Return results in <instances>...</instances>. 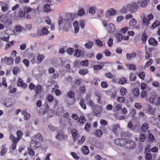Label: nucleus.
<instances>
[{"instance_id": "nucleus-60", "label": "nucleus", "mask_w": 160, "mask_h": 160, "mask_svg": "<svg viewBox=\"0 0 160 160\" xmlns=\"http://www.w3.org/2000/svg\"><path fill=\"white\" fill-rule=\"evenodd\" d=\"M145 139V135L143 134H141L139 137V140L141 142H143Z\"/></svg>"}, {"instance_id": "nucleus-36", "label": "nucleus", "mask_w": 160, "mask_h": 160, "mask_svg": "<svg viewBox=\"0 0 160 160\" xmlns=\"http://www.w3.org/2000/svg\"><path fill=\"white\" fill-rule=\"evenodd\" d=\"M81 51L78 49H76L75 50L74 52V56L77 57H80L81 56Z\"/></svg>"}, {"instance_id": "nucleus-21", "label": "nucleus", "mask_w": 160, "mask_h": 160, "mask_svg": "<svg viewBox=\"0 0 160 160\" xmlns=\"http://www.w3.org/2000/svg\"><path fill=\"white\" fill-rule=\"evenodd\" d=\"M93 45V42L90 41H88V42L85 44V47L88 49H91Z\"/></svg>"}, {"instance_id": "nucleus-3", "label": "nucleus", "mask_w": 160, "mask_h": 160, "mask_svg": "<svg viewBox=\"0 0 160 160\" xmlns=\"http://www.w3.org/2000/svg\"><path fill=\"white\" fill-rule=\"evenodd\" d=\"M136 147L135 142L131 140H127L124 148L129 149H133Z\"/></svg>"}, {"instance_id": "nucleus-24", "label": "nucleus", "mask_w": 160, "mask_h": 160, "mask_svg": "<svg viewBox=\"0 0 160 160\" xmlns=\"http://www.w3.org/2000/svg\"><path fill=\"white\" fill-rule=\"evenodd\" d=\"M42 89V86L40 85H38L35 88V96L38 93H39L41 92Z\"/></svg>"}, {"instance_id": "nucleus-64", "label": "nucleus", "mask_w": 160, "mask_h": 160, "mask_svg": "<svg viewBox=\"0 0 160 160\" xmlns=\"http://www.w3.org/2000/svg\"><path fill=\"white\" fill-rule=\"evenodd\" d=\"M88 104L92 108H94L95 106V104L94 102H92V100H90L89 101L88 103Z\"/></svg>"}, {"instance_id": "nucleus-55", "label": "nucleus", "mask_w": 160, "mask_h": 160, "mask_svg": "<svg viewBox=\"0 0 160 160\" xmlns=\"http://www.w3.org/2000/svg\"><path fill=\"white\" fill-rule=\"evenodd\" d=\"M91 124L89 122L87 123L85 125V129L87 131H89V129L90 128Z\"/></svg>"}, {"instance_id": "nucleus-10", "label": "nucleus", "mask_w": 160, "mask_h": 160, "mask_svg": "<svg viewBox=\"0 0 160 160\" xmlns=\"http://www.w3.org/2000/svg\"><path fill=\"white\" fill-rule=\"evenodd\" d=\"M107 30L109 33H112L115 32V27L113 24L110 23L108 25Z\"/></svg>"}, {"instance_id": "nucleus-35", "label": "nucleus", "mask_w": 160, "mask_h": 160, "mask_svg": "<svg viewBox=\"0 0 160 160\" xmlns=\"http://www.w3.org/2000/svg\"><path fill=\"white\" fill-rule=\"evenodd\" d=\"M143 24L146 26H148L150 24V21L146 18L145 16L143 18Z\"/></svg>"}, {"instance_id": "nucleus-11", "label": "nucleus", "mask_w": 160, "mask_h": 160, "mask_svg": "<svg viewBox=\"0 0 160 160\" xmlns=\"http://www.w3.org/2000/svg\"><path fill=\"white\" fill-rule=\"evenodd\" d=\"M148 42L149 44L154 46H157L158 43V41L155 39L152 38L149 39Z\"/></svg>"}, {"instance_id": "nucleus-17", "label": "nucleus", "mask_w": 160, "mask_h": 160, "mask_svg": "<svg viewBox=\"0 0 160 160\" xmlns=\"http://www.w3.org/2000/svg\"><path fill=\"white\" fill-rule=\"evenodd\" d=\"M81 151L82 153L85 155H88L89 153V150L88 148L86 146H84L81 149Z\"/></svg>"}, {"instance_id": "nucleus-22", "label": "nucleus", "mask_w": 160, "mask_h": 160, "mask_svg": "<svg viewBox=\"0 0 160 160\" xmlns=\"http://www.w3.org/2000/svg\"><path fill=\"white\" fill-rule=\"evenodd\" d=\"M116 11L115 10L113 9L112 8L108 11L106 14V16H108L116 14Z\"/></svg>"}, {"instance_id": "nucleus-62", "label": "nucleus", "mask_w": 160, "mask_h": 160, "mask_svg": "<svg viewBox=\"0 0 160 160\" xmlns=\"http://www.w3.org/2000/svg\"><path fill=\"white\" fill-rule=\"evenodd\" d=\"M138 76L140 78L143 80L144 79L145 76V73L144 72H141L139 73Z\"/></svg>"}, {"instance_id": "nucleus-63", "label": "nucleus", "mask_w": 160, "mask_h": 160, "mask_svg": "<svg viewBox=\"0 0 160 160\" xmlns=\"http://www.w3.org/2000/svg\"><path fill=\"white\" fill-rule=\"evenodd\" d=\"M108 86L107 83L106 82H102L101 83V87L103 88H107Z\"/></svg>"}, {"instance_id": "nucleus-16", "label": "nucleus", "mask_w": 160, "mask_h": 160, "mask_svg": "<svg viewBox=\"0 0 160 160\" xmlns=\"http://www.w3.org/2000/svg\"><path fill=\"white\" fill-rule=\"evenodd\" d=\"M18 86L21 87L23 88H26L27 87V85L26 83L23 82L22 81L21 79L19 78L18 80Z\"/></svg>"}, {"instance_id": "nucleus-25", "label": "nucleus", "mask_w": 160, "mask_h": 160, "mask_svg": "<svg viewBox=\"0 0 160 160\" xmlns=\"http://www.w3.org/2000/svg\"><path fill=\"white\" fill-rule=\"evenodd\" d=\"M59 20L58 21V24L59 25H60L62 23H63L64 25H66L67 21H68L69 22V20L67 19V20L65 19H63L61 17H59Z\"/></svg>"}, {"instance_id": "nucleus-53", "label": "nucleus", "mask_w": 160, "mask_h": 160, "mask_svg": "<svg viewBox=\"0 0 160 160\" xmlns=\"http://www.w3.org/2000/svg\"><path fill=\"white\" fill-rule=\"evenodd\" d=\"M74 93L73 92L71 91L69 92L68 94V97L70 98H73L74 97Z\"/></svg>"}, {"instance_id": "nucleus-48", "label": "nucleus", "mask_w": 160, "mask_h": 160, "mask_svg": "<svg viewBox=\"0 0 160 160\" xmlns=\"http://www.w3.org/2000/svg\"><path fill=\"white\" fill-rule=\"evenodd\" d=\"M80 64L82 66H87L88 64V61L87 60L82 61L80 62Z\"/></svg>"}, {"instance_id": "nucleus-46", "label": "nucleus", "mask_w": 160, "mask_h": 160, "mask_svg": "<svg viewBox=\"0 0 160 160\" xmlns=\"http://www.w3.org/2000/svg\"><path fill=\"white\" fill-rule=\"evenodd\" d=\"M117 39L118 40V42H121L122 39V36L121 34L117 33L116 36Z\"/></svg>"}, {"instance_id": "nucleus-20", "label": "nucleus", "mask_w": 160, "mask_h": 160, "mask_svg": "<svg viewBox=\"0 0 160 160\" xmlns=\"http://www.w3.org/2000/svg\"><path fill=\"white\" fill-rule=\"evenodd\" d=\"M150 151L148 150V151H145V153H146L145 156V159L146 160H151L152 158V155L150 153Z\"/></svg>"}, {"instance_id": "nucleus-15", "label": "nucleus", "mask_w": 160, "mask_h": 160, "mask_svg": "<svg viewBox=\"0 0 160 160\" xmlns=\"http://www.w3.org/2000/svg\"><path fill=\"white\" fill-rule=\"evenodd\" d=\"M51 4H45L43 6V10L45 12H50L52 11V10L51 9L50 6Z\"/></svg>"}, {"instance_id": "nucleus-13", "label": "nucleus", "mask_w": 160, "mask_h": 160, "mask_svg": "<svg viewBox=\"0 0 160 160\" xmlns=\"http://www.w3.org/2000/svg\"><path fill=\"white\" fill-rule=\"evenodd\" d=\"M138 3L142 7H145L148 4V0H139Z\"/></svg>"}, {"instance_id": "nucleus-30", "label": "nucleus", "mask_w": 160, "mask_h": 160, "mask_svg": "<svg viewBox=\"0 0 160 160\" xmlns=\"http://www.w3.org/2000/svg\"><path fill=\"white\" fill-rule=\"evenodd\" d=\"M156 108H153L152 107L150 106H149L148 109V112L149 113L153 115L154 113Z\"/></svg>"}, {"instance_id": "nucleus-6", "label": "nucleus", "mask_w": 160, "mask_h": 160, "mask_svg": "<svg viewBox=\"0 0 160 160\" xmlns=\"http://www.w3.org/2000/svg\"><path fill=\"white\" fill-rule=\"evenodd\" d=\"M49 32L48 29L46 27H43L41 29V31H38V35L39 36L47 35Z\"/></svg>"}, {"instance_id": "nucleus-54", "label": "nucleus", "mask_w": 160, "mask_h": 160, "mask_svg": "<svg viewBox=\"0 0 160 160\" xmlns=\"http://www.w3.org/2000/svg\"><path fill=\"white\" fill-rule=\"evenodd\" d=\"M93 69L95 70H98L102 68V67L100 65H96L94 66Z\"/></svg>"}, {"instance_id": "nucleus-27", "label": "nucleus", "mask_w": 160, "mask_h": 160, "mask_svg": "<svg viewBox=\"0 0 160 160\" xmlns=\"http://www.w3.org/2000/svg\"><path fill=\"white\" fill-rule=\"evenodd\" d=\"M129 76V80L133 82L136 80L137 77L132 72H131L130 73Z\"/></svg>"}, {"instance_id": "nucleus-28", "label": "nucleus", "mask_w": 160, "mask_h": 160, "mask_svg": "<svg viewBox=\"0 0 160 160\" xmlns=\"http://www.w3.org/2000/svg\"><path fill=\"white\" fill-rule=\"evenodd\" d=\"M126 65L127 67L130 70H133L135 71L136 69V66L133 64H126Z\"/></svg>"}, {"instance_id": "nucleus-9", "label": "nucleus", "mask_w": 160, "mask_h": 160, "mask_svg": "<svg viewBox=\"0 0 160 160\" xmlns=\"http://www.w3.org/2000/svg\"><path fill=\"white\" fill-rule=\"evenodd\" d=\"M71 133L73 138V140L75 142L78 139V135L77 130L75 129H72L71 130Z\"/></svg>"}, {"instance_id": "nucleus-57", "label": "nucleus", "mask_w": 160, "mask_h": 160, "mask_svg": "<svg viewBox=\"0 0 160 160\" xmlns=\"http://www.w3.org/2000/svg\"><path fill=\"white\" fill-rule=\"evenodd\" d=\"M22 62L26 67H28L29 66V62L28 59H24L22 60Z\"/></svg>"}, {"instance_id": "nucleus-32", "label": "nucleus", "mask_w": 160, "mask_h": 160, "mask_svg": "<svg viewBox=\"0 0 160 160\" xmlns=\"http://www.w3.org/2000/svg\"><path fill=\"white\" fill-rule=\"evenodd\" d=\"M156 98V96L155 95H152L149 98V102L151 103H152L154 102Z\"/></svg>"}, {"instance_id": "nucleus-7", "label": "nucleus", "mask_w": 160, "mask_h": 160, "mask_svg": "<svg viewBox=\"0 0 160 160\" xmlns=\"http://www.w3.org/2000/svg\"><path fill=\"white\" fill-rule=\"evenodd\" d=\"M128 8L131 12H132L137 11L138 8V5L136 3H133L132 4L128 5Z\"/></svg>"}, {"instance_id": "nucleus-61", "label": "nucleus", "mask_w": 160, "mask_h": 160, "mask_svg": "<svg viewBox=\"0 0 160 160\" xmlns=\"http://www.w3.org/2000/svg\"><path fill=\"white\" fill-rule=\"evenodd\" d=\"M117 100L120 102L122 103L125 102V99L124 97H120L118 98Z\"/></svg>"}, {"instance_id": "nucleus-19", "label": "nucleus", "mask_w": 160, "mask_h": 160, "mask_svg": "<svg viewBox=\"0 0 160 160\" xmlns=\"http://www.w3.org/2000/svg\"><path fill=\"white\" fill-rule=\"evenodd\" d=\"M22 113L24 116V119L25 120H28L30 117V115L25 110H23L22 111Z\"/></svg>"}, {"instance_id": "nucleus-38", "label": "nucleus", "mask_w": 160, "mask_h": 160, "mask_svg": "<svg viewBox=\"0 0 160 160\" xmlns=\"http://www.w3.org/2000/svg\"><path fill=\"white\" fill-rule=\"evenodd\" d=\"M137 22L136 20L134 18H133L130 21L129 25L130 26H133L136 24Z\"/></svg>"}, {"instance_id": "nucleus-52", "label": "nucleus", "mask_w": 160, "mask_h": 160, "mask_svg": "<svg viewBox=\"0 0 160 160\" xmlns=\"http://www.w3.org/2000/svg\"><path fill=\"white\" fill-rule=\"evenodd\" d=\"M86 120L83 116L80 117L78 119V121L81 123H83L85 122Z\"/></svg>"}, {"instance_id": "nucleus-18", "label": "nucleus", "mask_w": 160, "mask_h": 160, "mask_svg": "<svg viewBox=\"0 0 160 160\" xmlns=\"http://www.w3.org/2000/svg\"><path fill=\"white\" fill-rule=\"evenodd\" d=\"M73 26L74 29V32L75 33H77L79 29V26L78 22L76 21L73 22Z\"/></svg>"}, {"instance_id": "nucleus-40", "label": "nucleus", "mask_w": 160, "mask_h": 160, "mask_svg": "<svg viewBox=\"0 0 160 160\" xmlns=\"http://www.w3.org/2000/svg\"><path fill=\"white\" fill-rule=\"evenodd\" d=\"M140 95L142 98H148V93L145 91H142L141 92Z\"/></svg>"}, {"instance_id": "nucleus-42", "label": "nucleus", "mask_w": 160, "mask_h": 160, "mask_svg": "<svg viewBox=\"0 0 160 160\" xmlns=\"http://www.w3.org/2000/svg\"><path fill=\"white\" fill-rule=\"evenodd\" d=\"M79 73L82 75H84L88 72V70L86 69H82L79 71Z\"/></svg>"}, {"instance_id": "nucleus-39", "label": "nucleus", "mask_w": 160, "mask_h": 160, "mask_svg": "<svg viewBox=\"0 0 160 160\" xmlns=\"http://www.w3.org/2000/svg\"><path fill=\"white\" fill-rule=\"evenodd\" d=\"M80 106L84 109L86 108V106L85 104L84 103V101L83 99H81L80 102L79 103Z\"/></svg>"}, {"instance_id": "nucleus-29", "label": "nucleus", "mask_w": 160, "mask_h": 160, "mask_svg": "<svg viewBox=\"0 0 160 160\" xmlns=\"http://www.w3.org/2000/svg\"><path fill=\"white\" fill-rule=\"evenodd\" d=\"M160 25V22L159 21H156L152 25L151 28L153 29L155 28Z\"/></svg>"}, {"instance_id": "nucleus-4", "label": "nucleus", "mask_w": 160, "mask_h": 160, "mask_svg": "<svg viewBox=\"0 0 160 160\" xmlns=\"http://www.w3.org/2000/svg\"><path fill=\"white\" fill-rule=\"evenodd\" d=\"M32 140L34 141V142L38 143V144H39L40 146L41 142H42L43 138L41 134L40 133H38L34 136Z\"/></svg>"}, {"instance_id": "nucleus-8", "label": "nucleus", "mask_w": 160, "mask_h": 160, "mask_svg": "<svg viewBox=\"0 0 160 160\" xmlns=\"http://www.w3.org/2000/svg\"><path fill=\"white\" fill-rule=\"evenodd\" d=\"M151 122L153 124L158 127H160V120L158 118H155L154 117L151 118Z\"/></svg>"}, {"instance_id": "nucleus-14", "label": "nucleus", "mask_w": 160, "mask_h": 160, "mask_svg": "<svg viewBox=\"0 0 160 160\" xmlns=\"http://www.w3.org/2000/svg\"><path fill=\"white\" fill-rule=\"evenodd\" d=\"M57 139L60 140L64 139L66 140L67 139L68 137L67 135H65L63 133H59L56 137Z\"/></svg>"}, {"instance_id": "nucleus-26", "label": "nucleus", "mask_w": 160, "mask_h": 160, "mask_svg": "<svg viewBox=\"0 0 160 160\" xmlns=\"http://www.w3.org/2000/svg\"><path fill=\"white\" fill-rule=\"evenodd\" d=\"M132 92L134 96L137 97L139 95L140 92L138 88H135L133 89Z\"/></svg>"}, {"instance_id": "nucleus-51", "label": "nucleus", "mask_w": 160, "mask_h": 160, "mask_svg": "<svg viewBox=\"0 0 160 160\" xmlns=\"http://www.w3.org/2000/svg\"><path fill=\"white\" fill-rule=\"evenodd\" d=\"M127 92V89L124 88H122L120 91L121 95L123 96Z\"/></svg>"}, {"instance_id": "nucleus-58", "label": "nucleus", "mask_w": 160, "mask_h": 160, "mask_svg": "<svg viewBox=\"0 0 160 160\" xmlns=\"http://www.w3.org/2000/svg\"><path fill=\"white\" fill-rule=\"evenodd\" d=\"M127 82V80L126 79L124 78H121L120 79L119 83L122 84H123L125 83H126Z\"/></svg>"}, {"instance_id": "nucleus-12", "label": "nucleus", "mask_w": 160, "mask_h": 160, "mask_svg": "<svg viewBox=\"0 0 160 160\" xmlns=\"http://www.w3.org/2000/svg\"><path fill=\"white\" fill-rule=\"evenodd\" d=\"M40 146L39 144H38V143L35 142H34V141L32 139L30 143V148L34 149H36L37 148L39 147Z\"/></svg>"}, {"instance_id": "nucleus-56", "label": "nucleus", "mask_w": 160, "mask_h": 160, "mask_svg": "<svg viewBox=\"0 0 160 160\" xmlns=\"http://www.w3.org/2000/svg\"><path fill=\"white\" fill-rule=\"evenodd\" d=\"M44 56L42 55H38L37 57V60L41 62L44 59Z\"/></svg>"}, {"instance_id": "nucleus-1", "label": "nucleus", "mask_w": 160, "mask_h": 160, "mask_svg": "<svg viewBox=\"0 0 160 160\" xmlns=\"http://www.w3.org/2000/svg\"><path fill=\"white\" fill-rule=\"evenodd\" d=\"M32 10V8L28 6H25L22 8L19 9L18 13L19 18L24 19L26 18L27 19H30L34 18L35 15V13H33L32 15L29 13L31 12Z\"/></svg>"}, {"instance_id": "nucleus-34", "label": "nucleus", "mask_w": 160, "mask_h": 160, "mask_svg": "<svg viewBox=\"0 0 160 160\" xmlns=\"http://www.w3.org/2000/svg\"><path fill=\"white\" fill-rule=\"evenodd\" d=\"M9 9V7L7 4H4L1 7L2 10L4 12H5L8 10Z\"/></svg>"}, {"instance_id": "nucleus-5", "label": "nucleus", "mask_w": 160, "mask_h": 160, "mask_svg": "<svg viewBox=\"0 0 160 160\" xmlns=\"http://www.w3.org/2000/svg\"><path fill=\"white\" fill-rule=\"evenodd\" d=\"M14 59L11 57L7 58L5 57L4 58H2L1 61L2 62H6L7 64L11 65L13 63Z\"/></svg>"}, {"instance_id": "nucleus-23", "label": "nucleus", "mask_w": 160, "mask_h": 160, "mask_svg": "<svg viewBox=\"0 0 160 160\" xmlns=\"http://www.w3.org/2000/svg\"><path fill=\"white\" fill-rule=\"evenodd\" d=\"M136 56V54L133 53L130 54L128 53L126 54L127 58L128 60H130L132 58H135Z\"/></svg>"}, {"instance_id": "nucleus-41", "label": "nucleus", "mask_w": 160, "mask_h": 160, "mask_svg": "<svg viewBox=\"0 0 160 160\" xmlns=\"http://www.w3.org/2000/svg\"><path fill=\"white\" fill-rule=\"evenodd\" d=\"M119 128V125L118 124L115 125L113 128V131L115 134H117L118 129Z\"/></svg>"}, {"instance_id": "nucleus-47", "label": "nucleus", "mask_w": 160, "mask_h": 160, "mask_svg": "<svg viewBox=\"0 0 160 160\" xmlns=\"http://www.w3.org/2000/svg\"><path fill=\"white\" fill-rule=\"evenodd\" d=\"M148 128V125L146 123H143L141 127V129L143 132H146Z\"/></svg>"}, {"instance_id": "nucleus-33", "label": "nucleus", "mask_w": 160, "mask_h": 160, "mask_svg": "<svg viewBox=\"0 0 160 160\" xmlns=\"http://www.w3.org/2000/svg\"><path fill=\"white\" fill-rule=\"evenodd\" d=\"M153 63V60L152 59H149L148 61L146 62L144 65V68H148Z\"/></svg>"}, {"instance_id": "nucleus-50", "label": "nucleus", "mask_w": 160, "mask_h": 160, "mask_svg": "<svg viewBox=\"0 0 160 160\" xmlns=\"http://www.w3.org/2000/svg\"><path fill=\"white\" fill-rule=\"evenodd\" d=\"M113 40L111 38H110L108 39V45L109 47H111L113 44Z\"/></svg>"}, {"instance_id": "nucleus-2", "label": "nucleus", "mask_w": 160, "mask_h": 160, "mask_svg": "<svg viewBox=\"0 0 160 160\" xmlns=\"http://www.w3.org/2000/svg\"><path fill=\"white\" fill-rule=\"evenodd\" d=\"M1 21L7 28H9L12 24L11 19L8 17L7 15H5L4 16Z\"/></svg>"}, {"instance_id": "nucleus-37", "label": "nucleus", "mask_w": 160, "mask_h": 160, "mask_svg": "<svg viewBox=\"0 0 160 160\" xmlns=\"http://www.w3.org/2000/svg\"><path fill=\"white\" fill-rule=\"evenodd\" d=\"M20 70V68L18 67L17 66L15 67H14L12 70L13 73L15 75H17V73L19 72Z\"/></svg>"}, {"instance_id": "nucleus-44", "label": "nucleus", "mask_w": 160, "mask_h": 160, "mask_svg": "<svg viewBox=\"0 0 160 160\" xmlns=\"http://www.w3.org/2000/svg\"><path fill=\"white\" fill-rule=\"evenodd\" d=\"M67 53L69 55H72L74 52V49L71 48H69L67 49L66 50Z\"/></svg>"}, {"instance_id": "nucleus-59", "label": "nucleus", "mask_w": 160, "mask_h": 160, "mask_svg": "<svg viewBox=\"0 0 160 160\" xmlns=\"http://www.w3.org/2000/svg\"><path fill=\"white\" fill-rule=\"evenodd\" d=\"M71 154L72 156V157L75 159L78 160L79 159V157L77 155V154L76 153L74 152H71Z\"/></svg>"}, {"instance_id": "nucleus-43", "label": "nucleus", "mask_w": 160, "mask_h": 160, "mask_svg": "<svg viewBox=\"0 0 160 160\" xmlns=\"http://www.w3.org/2000/svg\"><path fill=\"white\" fill-rule=\"evenodd\" d=\"M147 38L148 36L147 34L145 33H143L142 37V39L143 41V43H145V42L146 41Z\"/></svg>"}, {"instance_id": "nucleus-49", "label": "nucleus", "mask_w": 160, "mask_h": 160, "mask_svg": "<svg viewBox=\"0 0 160 160\" xmlns=\"http://www.w3.org/2000/svg\"><path fill=\"white\" fill-rule=\"evenodd\" d=\"M84 13V10L82 8L80 9L78 12V14L79 16H82Z\"/></svg>"}, {"instance_id": "nucleus-45", "label": "nucleus", "mask_w": 160, "mask_h": 160, "mask_svg": "<svg viewBox=\"0 0 160 160\" xmlns=\"http://www.w3.org/2000/svg\"><path fill=\"white\" fill-rule=\"evenodd\" d=\"M32 148H28V150L29 155L31 156H33L35 154V152L32 150Z\"/></svg>"}, {"instance_id": "nucleus-31", "label": "nucleus", "mask_w": 160, "mask_h": 160, "mask_svg": "<svg viewBox=\"0 0 160 160\" xmlns=\"http://www.w3.org/2000/svg\"><path fill=\"white\" fill-rule=\"evenodd\" d=\"M127 140L126 139L121 138L120 139V142L119 146H122L124 147L126 142H127Z\"/></svg>"}]
</instances>
